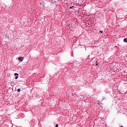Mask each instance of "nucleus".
<instances>
[{
    "label": "nucleus",
    "instance_id": "f257e3e1",
    "mask_svg": "<svg viewBox=\"0 0 127 127\" xmlns=\"http://www.w3.org/2000/svg\"><path fill=\"white\" fill-rule=\"evenodd\" d=\"M18 59L19 61H20V62H22V61H23L24 58L22 57H19L18 58Z\"/></svg>",
    "mask_w": 127,
    "mask_h": 127
},
{
    "label": "nucleus",
    "instance_id": "f03ea898",
    "mask_svg": "<svg viewBox=\"0 0 127 127\" xmlns=\"http://www.w3.org/2000/svg\"><path fill=\"white\" fill-rule=\"evenodd\" d=\"M89 20H91V21H94V19L93 18V16H91L89 18Z\"/></svg>",
    "mask_w": 127,
    "mask_h": 127
},
{
    "label": "nucleus",
    "instance_id": "7ed1b4c3",
    "mask_svg": "<svg viewBox=\"0 0 127 127\" xmlns=\"http://www.w3.org/2000/svg\"><path fill=\"white\" fill-rule=\"evenodd\" d=\"M124 42H127V38H125L123 40Z\"/></svg>",
    "mask_w": 127,
    "mask_h": 127
},
{
    "label": "nucleus",
    "instance_id": "20e7f679",
    "mask_svg": "<svg viewBox=\"0 0 127 127\" xmlns=\"http://www.w3.org/2000/svg\"><path fill=\"white\" fill-rule=\"evenodd\" d=\"M97 102H98V105H101V103H102V102L100 101V100H98Z\"/></svg>",
    "mask_w": 127,
    "mask_h": 127
},
{
    "label": "nucleus",
    "instance_id": "39448f33",
    "mask_svg": "<svg viewBox=\"0 0 127 127\" xmlns=\"http://www.w3.org/2000/svg\"><path fill=\"white\" fill-rule=\"evenodd\" d=\"M17 92H18V93H19L20 92V88L17 89Z\"/></svg>",
    "mask_w": 127,
    "mask_h": 127
},
{
    "label": "nucleus",
    "instance_id": "423d86ee",
    "mask_svg": "<svg viewBox=\"0 0 127 127\" xmlns=\"http://www.w3.org/2000/svg\"><path fill=\"white\" fill-rule=\"evenodd\" d=\"M18 78V75H17L15 77V80H17Z\"/></svg>",
    "mask_w": 127,
    "mask_h": 127
},
{
    "label": "nucleus",
    "instance_id": "0eeeda50",
    "mask_svg": "<svg viewBox=\"0 0 127 127\" xmlns=\"http://www.w3.org/2000/svg\"><path fill=\"white\" fill-rule=\"evenodd\" d=\"M18 75H19L18 73H14V76H18Z\"/></svg>",
    "mask_w": 127,
    "mask_h": 127
},
{
    "label": "nucleus",
    "instance_id": "6e6552de",
    "mask_svg": "<svg viewBox=\"0 0 127 127\" xmlns=\"http://www.w3.org/2000/svg\"><path fill=\"white\" fill-rule=\"evenodd\" d=\"M103 32H104L103 31H102V30H100V31H99V33H103Z\"/></svg>",
    "mask_w": 127,
    "mask_h": 127
},
{
    "label": "nucleus",
    "instance_id": "1a4fd4ad",
    "mask_svg": "<svg viewBox=\"0 0 127 127\" xmlns=\"http://www.w3.org/2000/svg\"><path fill=\"white\" fill-rule=\"evenodd\" d=\"M103 100H105V97H103V99H102L101 102H103Z\"/></svg>",
    "mask_w": 127,
    "mask_h": 127
},
{
    "label": "nucleus",
    "instance_id": "9d476101",
    "mask_svg": "<svg viewBox=\"0 0 127 127\" xmlns=\"http://www.w3.org/2000/svg\"><path fill=\"white\" fill-rule=\"evenodd\" d=\"M59 127V125L58 124H56V127Z\"/></svg>",
    "mask_w": 127,
    "mask_h": 127
},
{
    "label": "nucleus",
    "instance_id": "9b49d317",
    "mask_svg": "<svg viewBox=\"0 0 127 127\" xmlns=\"http://www.w3.org/2000/svg\"><path fill=\"white\" fill-rule=\"evenodd\" d=\"M80 12V10H77V13H79Z\"/></svg>",
    "mask_w": 127,
    "mask_h": 127
},
{
    "label": "nucleus",
    "instance_id": "f8f14e48",
    "mask_svg": "<svg viewBox=\"0 0 127 127\" xmlns=\"http://www.w3.org/2000/svg\"><path fill=\"white\" fill-rule=\"evenodd\" d=\"M95 65H98V61H96V64H95Z\"/></svg>",
    "mask_w": 127,
    "mask_h": 127
},
{
    "label": "nucleus",
    "instance_id": "ddd939ff",
    "mask_svg": "<svg viewBox=\"0 0 127 127\" xmlns=\"http://www.w3.org/2000/svg\"><path fill=\"white\" fill-rule=\"evenodd\" d=\"M69 8H70V9H71V8H72V6H70V7H69Z\"/></svg>",
    "mask_w": 127,
    "mask_h": 127
},
{
    "label": "nucleus",
    "instance_id": "4468645a",
    "mask_svg": "<svg viewBox=\"0 0 127 127\" xmlns=\"http://www.w3.org/2000/svg\"><path fill=\"white\" fill-rule=\"evenodd\" d=\"M71 7H74V5L71 6Z\"/></svg>",
    "mask_w": 127,
    "mask_h": 127
},
{
    "label": "nucleus",
    "instance_id": "2eb2a0df",
    "mask_svg": "<svg viewBox=\"0 0 127 127\" xmlns=\"http://www.w3.org/2000/svg\"><path fill=\"white\" fill-rule=\"evenodd\" d=\"M120 127H124V126H120Z\"/></svg>",
    "mask_w": 127,
    "mask_h": 127
}]
</instances>
